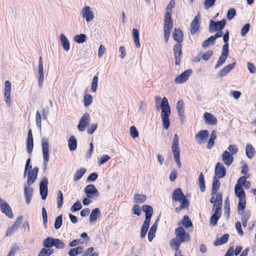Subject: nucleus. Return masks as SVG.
<instances>
[{
  "mask_svg": "<svg viewBox=\"0 0 256 256\" xmlns=\"http://www.w3.org/2000/svg\"><path fill=\"white\" fill-rule=\"evenodd\" d=\"M93 98L92 96L90 94H85L84 96V105L86 107H88L92 102Z\"/></svg>",
  "mask_w": 256,
  "mask_h": 256,
  "instance_id": "a19ab883",
  "label": "nucleus"
},
{
  "mask_svg": "<svg viewBox=\"0 0 256 256\" xmlns=\"http://www.w3.org/2000/svg\"><path fill=\"white\" fill-rule=\"evenodd\" d=\"M98 86V76H95L93 77L91 83V90L92 92H96Z\"/></svg>",
  "mask_w": 256,
  "mask_h": 256,
  "instance_id": "a18cd8bd",
  "label": "nucleus"
},
{
  "mask_svg": "<svg viewBox=\"0 0 256 256\" xmlns=\"http://www.w3.org/2000/svg\"><path fill=\"white\" fill-rule=\"evenodd\" d=\"M38 86L40 88H42L43 86V82L44 80V67H38Z\"/></svg>",
  "mask_w": 256,
  "mask_h": 256,
  "instance_id": "473e14b6",
  "label": "nucleus"
},
{
  "mask_svg": "<svg viewBox=\"0 0 256 256\" xmlns=\"http://www.w3.org/2000/svg\"><path fill=\"white\" fill-rule=\"evenodd\" d=\"M222 160L226 166H230L234 161L233 155L229 152L225 150L222 156Z\"/></svg>",
  "mask_w": 256,
  "mask_h": 256,
  "instance_id": "4be33fe9",
  "label": "nucleus"
},
{
  "mask_svg": "<svg viewBox=\"0 0 256 256\" xmlns=\"http://www.w3.org/2000/svg\"><path fill=\"white\" fill-rule=\"evenodd\" d=\"M250 28V24H246L241 29L240 34L243 36H245L249 32Z\"/></svg>",
  "mask_w": 256,
  "mask_h": 256,
  "instance_id": "338daca9",
  "label": "nucleus"
},
{
  "mask_svg": "<svg viewBox=\"0 0 256 256\" xmlns=\"http://www.w3.org/2000/svg\"><path fill=\"white\" fill-rule=\"evenodd\" d=\"M214 214L210 218V222L212 225H215L217 224L218 220L221 215V210L216 208H212Z\"/></svg>",
  "mask_w": 256,
  "mask_h": 256,
  "instance_id": "a878e982",
  "label": "nucleus"
},
{
  "mask_svg": "<svg viewBox=\"0 0 256 256\" xmlns=\"http://www.w3.org/2000/svg\"><path fill=\"white\" fill-rule=\"evenodd\" d=\"M246 198H239V202L238 204V212L240 214H241L240 212H242L246 208Z\"/></svg>",
  "mask_w": 256,
  "mask_h": 256,
  "instance_id": "09e8293b",
  "label": "nucleus"
},
{
  "mask_svg": "<svg viewBox=\"0 0 256 256\" xmlns=\"http://www.w3.org/2000/svg\"><path fill=\"white\" fill-rule=\"evenodd\" d=\"M216 0H204V6L206 10L209 9L216 2Z\"/></svg>",
  "mask_w": 256,
  "mask_h": 256,
  "instance_id": "e2e57ef3",
  "label": "nucleus"
},
{
  "mask_svg": "<svg viewBox=\"0 0 256 256\" xmlns=\"http://www.w3.org/2000/svg\"><path fill=\"white\" fill-rule=\"evenodd\" d=\"M84 250L83 247L79 246L75 248H71L68 252L70 256H76L82 252Z\"/></svg>",
  "mask_w": 256,
  "mask_h": 256,
  "instance_id": "c9c22d12",
  "label": "nucleus"
},
{
  "mask_svg": "<svg viewBox=\"0 0 256 256\" xmlns=\"http://www.w3.org/2000/svg\"><path fill=\"white\" fill-rule=\"evenodd\" d=\"M208 131L207 130H201L195 136L196 142L199 144H202L206 142L208 136Z\"/></svg>",
  "mask_w": 256,
  "mask_h": 256,
  "instance_id": "ddd939ff",
  "label": "nucleus"
},
{
  "mask_svg": "<svg viewBox=\"0 0 256 256\" xmlns=\"http://www.w3.org/2000/svg\"><path fill=\"white\" fill-rule=\"evenodd\" d=\"M161 100V98L157 96L156 98V104L157 110H159L160 107L162 110L161 112V118L162 122V125L164 128L167 130L170 126V121L168 117L170 114L171 110L168 104V100L166 98L164 97L160 102V106L158 104Z\"/></svg>",
  "mask_w": 256,
  "mask_h": 256,
  "instance_id": "f257e3e1",
  "label": "nucleus"
},
{
  "mask_svg": "<svg viewBox=\"0 0 256 256\" xmlns=\"http://www.w3.org/2000/svg\"><path fill=\"white\" fill-rule=\"evenodd\" d=\"M80 14L86 23L92 22L94 18V10L88 6H84L81 8Z\"/></svg>",
  "mask_w": 256,
  "mask_h": 256,
  "instance_id": "39448f33",
  "label": "nucleus"
},
{
  "mask_svg": "<svg viewBox=\"0 0 256 256\" xmlns=\"http://www.w3.org/2000/svg\"><path fill=\"white\" fill-rule=\"evenodd\" d=\"M182 224L186 228H188L190 226H192V222L190 220L189 218L187 216H184L182 219Z\"/></svg>",
  "mask_w": 256,
  "mask_h": 256,
  "instance_id": "4d7b16f0",
  "label": "nucleus"
},
{
  "mask_svg": "<svg viewBox=\"0 0 256 256\" xmlns=\"http://www.w3.org/2000/svg\"><path fill=\"white\" fill-rule=\"evenodd\" d=\"M147 106V104L144 101H141L140 102L138 111L142 114H144V112L146 110V108Z\"/></svg>",
  "mask_w": 256,
  "mask_h": 256,
  "instance_id": "052dcab7",
  "label": "nucleus"
},
{
  "mask_svg": "<svg viewBox=\"0 0 256 256\" xmlns=\"http://www.w3.org/2000/svg\"><path fill=\"white\" fill-rule=\"evenodd\" d=\"M12 85L9 80L4 82V100L8 107L10 106L12 104L11 94Z\"/></svg>",
  "mask_w": 256,
  "mask_h": 256,
  "instance_id": "6e6552de",
  "label": "nucleus"
},
{
  "mask_svg": "<svg viewBox=\"0 0 256 256\" xmlns=\"http://www.w3.org/2000/svg\"><path fill=\"white\" fill-rule=\"evenodd\" d=\"M192 70L188 69L184 71L174 79V82L176 84H181L186 82L190 76L192 74Z\"/></svg>",
  "mask_w": 256,
  "mask_h": 256,
  "instance_id": "4468645a",
  "label": "nucleus"
},
{
  "mask_svg": "<svg viewBox=\"0 0 256 256\" xmlns=\"http://www.w3.org/2000/svg\"><path fill=\"white\" fill-rule=\"evenodd\" d=\"M84 191L86 196L89 198L94 199L99 196V192L93 184L88 185Z\"/></svg>",
  "mask_w": 256,
  "mask_h": 256,
  "instance_id": "9d476101",
  "label": "nucleus"
},
{
  "mask_svg": "<svg viewBox=\"0 0 256 256\" xmlns=\"http://www.w3.org/2000/svg\"><path fill=\"white\" fill-rule=\"evenodd\" d=\"M226 174V170L224 164L221 162H218L215 166L214 177L222 178Z\"/></svg>",
  "mask_w": 256,
  "mask_h": 256,
  "instance_id": "f3484780",
  "label": "nucleus"
},
{
  "mask_svg": "<svg viewBox=\"0 0 256 256\" xmlns=\"http://www.w3.org/2000/svg\"><path fill=\"white\" fill-rule=\"evenodd\" d=\"M234 192L238 198H246L245 192L242 186H235Z\"/></svg>",
  "mask_w": 256,
  "mask_h": 256,
  "instance_id": "f704fd0d",
  "label": "nucleus"
},
{
  "mask_svg": "<svg viewBox=\"0 0 256 256\" xmlns=\"http://www.w3.org/2000/svg\"><path fill=\"white\" fill-rule=\"evenodd\" d=\"M22 218L20 217L18 218L16 221L14 222V224L6 232V236H8L13 234L18 228L19 226Z\"/></svg>",
  "mask_w": 256,
  "mask_h": 256,
  "instance_id": "cd10ccee",
  "label": "nucleus"
},
{
  "mask_svg": "<svg viewBox=\"0 0 256 256\" xmlns=\"http://www.w3.org/2000/svg\"><path fill=\"white\" fill-rule=\"evenodd\" d=\"M100 214V210L98 208L92 210L90 216V220L91 222H95L97 220L98 216Z\"/></svg>",
  "mask_w": 256,
  "mask_h": 256,
  "instance_id": "72a5a7b5",
  "label": "nucleus"
},
{
  "mask_svg": "<svg viewBox=\"0 0 256 256\" xmlns=\"http://www.w3.org/2000/svg\"><path fill=\"white\" fill-rule=\"evenodd\" d=\"M156 231V229L154 228H150L148 232V239L150 242H151L155 236V233Z\"/></svg>",
  "mask_w": 256,
  "mask_h": 256,
  "instance_id": "69168bd1",
  "label": "nucleus"
},
{
  "mask_svg": "<svg viewBox=\"0 0 256 256\" xmlns=\"http://www.w3.org/2000/svg\"><path fill=\"white\" fill-rule=\"evenodd\" d=\"M86 172L85 168H80L74 174V180L76 182L79 180Z\"/></svg>",
  "mask_w": 256,
  "mask_h": 256,
  "instance_id": "58836bf2",
  "label": "nucleus"
},
{
  "mask_svg": "<svg viewBox=\"0 0 256 256\" xmlns=\"http://www.w3.org/2000/svg\"><path fill=\"white\" fill-rule=\"evenodd\" d=\"M130 135L133 138L138 136V132L134 126H130Z\"/></svg>",
  "mask_w": 256,
  "mask_h": 256,
  "instance_id": "6e6d98bb",
  "label": "nucleus"
},
{
  "mask_svg": "<svg viewBox=\"0 0 256 256\" xmlns=\"http://www.w3.org/2000/svg\"><path fill=\"white\" fill-rule=\"evenodd\" d=\"M53 253L54 250L52 248H42L38 256H50Z\"/></svg>",
  "mask_w": 256,
  "mask_h": 256,
  "instance_id": "37998d69",
  "label": "nucleus"
},
{
  "mask_svg": "<svg viewBox=\"0 0 256 256\" xmlns=\"http://www.w3.org/2000/svg\"><path fill=\"white\" fill-rule=\"evenodd\" d=\"M68 146L70 151H74L77 148V140L74 136H71L68 140Z\"/></svg>",
  "mask_w": 256,
  "mask_h": 256,
  "instance_id": "7c9ffc66",
  "label": "nucleus"
},
{
  "mask_svg": "<svg viewBox=\"0 0 256 256\" xmlns=\"http://www.w3.org/2000/svg\"><path fill=\"white\" fill-rule=\"evenodd\" d=\"M42 148L43 156V170L44 172L46 170L48 163L50 160L49 144L48 138H44L42 140Z\"/></svg>",
  "mask_w": 256,
  "mask_h": 256,
  "instance_id": "20e7f679",
  "label": "nucleus"
},
{
  "mask_svg": "<svg viewBox=\"0 0 256 256\" xmlns=\"http://www.w3.org/2000/svg\"><path fill=\"white\" fill-rule=\"evenodd\" d=\"M236 64V62H234L230 64L227 65L226 66L223 68L220 72H219V76L220 77H223L226 76L232 69L234 68V66Z\"/></svg>",
  "mask_w": 256,
  "mask_h": 256,
  "instance_id": "bb28decb",
  "label": "nucleus"
},
{
  "mask_svg": "<svg viewBox=\"0 0 256 256\" xmlns=\"http://www.w3.org/2000/svg\"><path fill=\"white\" fill-rule=\"evenodd\" d=\"M132 36H133L134 42L136 44V47L140 48V38H139V32L138 29H136V28L133 29Z\"/></svg>",
  "mask_w": 256,
  "mask_h": 256,
  "instance_id": "4c0bfd02",
  "label": "nucleus"
},
{
  "mask_svg": "<svg viewBox=\"0 0 256 256\" xmlns=\"http://www.w3.org/2000/svg\"><path fill=\"white\" fill-rule=\"evenodd\" d=\"M62 215H60L56 218L55 220V222H54L55 228L58 229L59 228H60V227L61 226L62 224Z\"/></svg>",
  "mask_w": 256,
  "mask_h": 256,
  "instance_id": "0e129e2a",
  "label": "nucleus"
},
{
  "mask_svg": "<svg viewBox=\"0 0 256 256\" xmlns=\"http://www.w3.org/2000/svg\"><path fill=\"white\" fill-rule=\"evenodd\" d=\"M182 44L177 43L174 46V52L175 58V64L178 65L180 62V56L182 55Z\"/></svg>",
  "mask_w": 256,
  "mask_h": 256,
  "instance_id": "aec40b11",
  "label": "nucleus"
},
{
  "mask_svg": "<svg viewBox=\"0 0 256 256\" xmlns=\"http://www.w3.org/2000/svg\"><path fill=\"white\" fill-rule=\"evenodd\" d=\"M54 238L51 237L48 238L44 240V246L48 248H51L54 246Z\"/></svg>",
  "mask_w": 256,
  "mask_h": 256,
  "instance_id": "de8ad7c7",
  "label": "nucleus"
},
{
  "mask_svg": "<svg viewBox=\"0 0 256 256\" xmlns=\"http://www.w3.org/2000/svg\"><path fill=\"white\" fill-rule=\"evenodd\" d=\"M246 153L247 157L252 159L256 153V151L251 144H248L246 148Z\"/></svg>",
  "mask_w": 256,
  "mask_h": 256,
  "instance_id": "c756f323",
  "label": "nucleus"
},
{
  "mask_svg": "<svg viewBox=\"0 0 256 256\" xmlns=\"http://www.w3.org/2000/svg\"><path fill=\"white\" fill-rule=\"evenodd\" d=\"M34 194V190L30 186V185L27 184L24 185V195L26 202L27 204H29L31 202Z\"/></svg>",
  "mask_w": 256,
  "mask_h": 256,
  "instance_id": "6ab92c4d",
  "label": "nucleus"
},
{
  "mask_svg": "<svg viewBox=\"0 0 256 256\" xmlns=\"http://www.w3.org/2000/svg\"><path fill=\"white\" fill-rule=\"evenodd\" d=\"M48 180L46 178H43L40 186V192L42 200H45L48 195Z\"/></svg>",
  "mask_w": 256,
  "mask_h": 256,
  "instance_id": "a211bd4d",
  "label": "nucleus"
},
{
  "mask_svg": "<svg viewBox=\"0 0 256 256\" xmlns=\"http://www.w3.org/2000/svg\"><path fill=\"white\" fill-rule=\"evenodd\" d=\"M204 118L205 122L210 126L216 125L218 122L217 119L214 116L210 113L206 112L204 114Z\"/></svg>",
  "mask_w": 256,
  "mask_h": 256,
  "instance_id": "412c9836",
  "label": "nucleus"
},
{
  "mask_svg": "<svg viewBox=\"0 0 256 256\" xmlns=\"http://www.w3.org/2000/svg\"><path fill=\"white\" fill-rule=\"evenodd\" d=\"M210 30L216 32L218 30H222L225 26L226 21L225 18H224L222 20L218 22L210 20Z\"/></svg>",
  "mask_w": 256,
  "mask_h": 256,
  "instance_id": "f8f14e48",
  "label": "nucleus"
},
{
  "mask_svg": "<svg viewBox=\"0 0 256 256\" xmlns=\"http://www.w3.org/2000/svg\"><path fill=\"white\" fill-rule=\"evenodd\" d=\"M198 18V14L192 20L190 24V34L192 35L194 34L198 31L200 28V22Z\"/></svg>",
  "mask_w": 256,
  "mask_h": 256,
  "instance_id": "393cba45",
  "label": "nucleus"
},
{
  "mask_svg": "<svg viewBox=\"0 0 256 256\" xmlns=\"http://www.w3.org/2000/svg\"><path fill=\"white\" fill-rule=\"evenodd\" d=\"M38 172V167H34L32 169L28 170V180L26 184L28 185H31L36 179Z\"/></svg>",
  "mask_w": 256,
  "mask_h": 256,
  "instance_id": "2eb2a0df",
  "label": "nucleus"
},
{
  "mask_svg": "<svg viewBox=\"0 0 256 256\" xmlns=\"http://www.w3.org/2000/svg\"><path fill=\"white\" fill-rule=\"evenodd\" d=\"M146 197L144 194H136L134 196V201L136 203H142L146 200Z\"/></svg>",
  "mask_w": 256,
  "mask_h": 256,
  "instance_id": "3c124183",
  "label": "nucleus"
},
{
  "mask_svg": "<svg viewBox=\"0 0 256 256\" xmlns=\"http://www.w3.org/2000/svg\"><path fill=\"white\" fill-rule=\"evenodd\" d=\"M34 147V140L32 134V131L30 129L28 130V138L26 140V150L27 152L30 154L32 152Z\"/></svg>",
  "mask_w": 256,
  "mask_h": 256,
  "instance_id": "5701e85b",
  "label": "nucleus"
},
{
  "mask_svg": "<svg viewBox=\"0 0 256 256\" xmlns=\"http://www.w3.org/2000/svg\"><path fill=\"white\" fill-rule=\"evenodd\" d=\"M142 210L145 212V220L140 228V236L142 238L146 237L150 226L151 217L153 214V208L148 205L142 206Z\"/></svg>",
  "mask_w": 256,
  "mask_h": 256,
  "instance_id": "f03ea898",
  "label": "nucleus"
},
{
  "mask_svg": "<svg viewBox=\"0 0 256 256\" xmlns=\"http://www.w3.org/2000/svg\"><path fill=\"white\" fill-rule=\"evenodd\" d=\"M176 109L180 116H184V102L182 100H180L177 102Z\"/></svg>",
  "mask_w": 256,
  "mask_h": 256,
  "instance_id": "8fccbe9b",
  "label": "nucleus"
},
{
  "mask_svg": "<svg viewBox=\"0 0 256 256\" xmlns=\"http://www.w3.org/2000/svg\"><path fill=\"white\" fill-rule=\"evenodd\" d=\"M82 208V205L80 201H77L75 202L70 208L72 212H74L77 210H80Z\"/></svg>",
  "mask_w": 256,
  "mask_h": 256,
  "instance_id": "13d9d810",
  "label": "nucleus"
},
{
  "mask_svg": "<svg viewBox=\"0 0 256 256\" xmlns=\"http://www.w3.org/2000/svg\"><path fill=\"white\" fill-rule=\"evenodd\" d=\"M218 178L217 177L214 176V178L212 186V192L213 194H216L220 186V184Z\"/></svg>",
  "mask_w": 256,
  "mask_h": 256,
  "instance_id": "79ce46f5",
  "label": "nucleus"
},
{
  "mask_svg": "<svg viewBox=\"0 0 256 256\" xmlns=\"http://www.w3.org/2000/svg\"><path fill=\"white\" fill-rule=\"evenodd\" d=\"M90 114L88 113H85L82 116L78 124V129L80 132H84L86 127H87L90 122Z\"/></svg>",
  "mask_w": 256,
  "mask_h": 256,
  "instance_id": "1a4fd4ad",
  "label": "nucleus"
},
{
  "mask_svg": "<svg viewBox=\"0 0 256 256\" xmlns=\"http://www.w3.org/2000/svg\"><path fill=\"white\" fill-rule=\"evenodd\" d=\"M74 40L78 44L83 43L86 40V36L83 34H78L74 36Z\"/></svg>",
  "mask_w": 256,
  "mask_h": 256,
  "instance_id": "c03bdc74",
  "label": "nucleus"
},
{
  "mask_svg": "<svg viewBox=\"0 0 256 256\" xmlns=\"http://www.w3.org/2000/svg\"><path fill=\"white\" fill-rule=\"evenodd\" d=\"M60 40L64 50L68 52L70 49V42L64 34H61L60 36Z\"/></svg>",
  "mask_w": 256,
  "mask_h": 256,
  "instance_id": "b1692460",
  "label": "nucleus"
},
{
  "mask_svg": "<svg viewBox=\"0 0 256 256\" xmlns=\"http://www.w3.org/2000/svg\"><path fill=\"white\" fill-rule=\"evenodd\" d=\"M175 6V2L174 0H171L166 8V13L164 18L171 17V14L172 13V9L174 8Z\"/></svg>",
  "mask_w": 256,
  "mask_h": 256,
  "instance_id": "e433bc0d",
  "label": "nucleus"
},
{
  "mask_svg": "<svg viewBox=\"0 0 256 256\" xmlns=\"http://www.w3.org/2000/svg\"><path fill=\"white\" fill-rule=\"evenodd\" d=\"M210 202L214 203L212 208H216L221 210V206L222 204V194L220 192H216L213 194L212 192V196L210 198Z\"/></svg>",
  "mask_w": 256,
  "mask_h": 256,
  "instance_id": "9b49d317",
  "label": "nucleus"
},
{
  "mask_svg": "<svg viewBox=\"0 0 256 256\" xmlns=\"http://www.w3.org/2000/svg\"><path fill=\"white\" fill-rule=\"evenodd\" d=\"M215 40L213 36H210L207 40L204 41L202 43V46L204 48L208 47L210 44H213Z\"/></svg>",
  "mask_w": 256,
  "mask_h": 256,
  "instance_id": "680f3d73",
  "label": "nucleus"
},
{
  "mask_svg": "<svg viewBox=\"0 0 256 256\" xmlns=\"http://www.w3.org/2000/svg\"><path fill=\"white\" fill-rule=\"evenodd\" d=\"M172 150L173 152H180L178 137L177 134H175L172 140Z\"/></svg>",
  "mask_w": 256,
  "mask_h": 256,
  "instance_id": "2f4dec72",
  "label": "nucleus"
},
{
  "mask_svg": "<svg viewBox=\"0 0 256 256\" xmlns=\"http://www.w3.org/2000/svg\"><path fill=\"white\" fill-rule=\"evenodd\" d=\"M1 211L9 218H13L14 215L10 206L5 201L1 200Z\"/></svg>",
  "mask_w": 256,
  "mask_h": 256,
  "instance_id": "dca6fc26",
  "label": "nucleus"
},
{
  "mask_svg": "<svg viewBox=\"0 0 256 256\" xmlns=\"http://www.w3.org/2000/svg\"><path fill=\"white\" fill-rule=\"evenodd\" d=\"M54 246L57 248L62 249L65 246V244L60 240L54 238Z\"/></svg>",
  "mask_w": 256,
  "mask_h": 256,
  "instance_id": "5fc2aeb1",
  "label": "nucleus"
},
{
  "mask_svg": "<svg viewBox=\"0 0 256 256\" xmlns=\"http://www.w3.org/2000/svg\"><path fill=\"white\" fill-rule=\"evenodd\" d=\"M236 16V10L233 8H230L227 13V18L228 20H232L234 16Z\"/></svg>",
  "mask_w": 256,
  "mask_h": 256,
  "instance_id": "774afa93",
  "label": "nucleus"
},
{
  "mask_svg": "<svg viewBox=\"0 0 256 256\" xmlns=\"http://www.w3.org/2000/svg\"><path fill=\"white\" fill-rule=\"evenodd\" d=\"M173 26V22L171 17L164 18V39L166 42H167L170 37V32Z\"/></svg>",
  "mask_w": 256,
  "mask_h": 256,
  "instance_id": "0eeeda50",
  "label": "nucleus"
},
{
  "mask_svg": "<svg viewBox=\"0 0 256 256\" xmlns=\"http://www.w3.org/2000/svg\"><path fill=\"white\" fill-rule=\"evenodd\" d=\"M172 154L174 155V158L175 160V162L176 163L178 167L180 168L182 166V164H181V162H180V152H173Z\"/></svg>",
  "mask_w": 256,
  "mask_h": 256,
  "instance_id": "bf43d9fd",
  "label": "nucleus"
},
{
  "mask_svg": "<svg viewBox=\"0 0 256 256\" xmlns=\"http://www.w3.org/2000/svg\"><path fill=\"white\" fill-rule=\"evenodd\" d=\"M198 184L200 188V190L202 192H204L205 190V184L204 176L202 172L200 173L198 177Z\"/></svg>",
  "mask_w": 256,
  "mask_h": 256,
  "instance_id": "49530a36",
  "label": "nucleus"
},
{
  "mask_svg": "<svg viewBox=\"0 0 256 256\" xmlns=\"http://www.w3.org/2000/svg\"><path fill=\"white\" fill-rule=\"evenodd\" d=\"M228 238L229 236L228 234H224L220 238L216 240L214 242V244L215 246H220L226 243L228 241Z\"/></svg>",
  "mask_w": 256,
  "mask_h": 256,
  "instance_id": "ea45409f",
  "label": "nucleus"
},
{
  "mask_svg": "<svg viewBox=\"0 0 256 256\" xmlns=\"http://www.w3.org/2000/svg\"><path fill=\"white\" fill-rule=\"evenodd\" d=\"M228 56L222 54L220 56L216 65L215 66V68H218L222 66L224 63L226 62V59L227 58Z\"/></svg>",
  "mask_w": 256,
  "mask_h": 256,
  "instance_id": "603ef678",
  "label": "nucleus"
},
{
  "mask_svg": "<svg viewBox=\"0 0 256 256\" xmlns=\"http://www.w3.org/2000/svg\"><path fill=\"white\" fill-rule=\"evenodd\" d=\"M173 201L178 202L182 204V208H187L188 206V201L186 198L180 188H176L173 192L172 195Z\"/></svg>",
  "mask_w": 256,
  "mask_h": 256,
  "instance_id": "423d86ee",
  "label": "nucleus"
},
{
  "mask_svg": "<svg viewBox=\"0 0 256 256\" xmlns=\"http://www.w3.org/2000/svg\"><path fill=\"white\" fill-rule=\"evenodd\" d=\"M172 38L177 42V43L181 44L183 40V34L182 30L175 28L172 34Z\"/></svg>",
  "mask_w": 256,
  "mask_h": 256,
  "instance_id": "c85d7f7f",
  "label": "nucleus"
},
{
  "mask_svg": "<svg viewBox=\"0 0 256 256\" xmlns=\"http://www.w3.org/2000/svg\"><path fill=\"white\" fill-rule=\"evenodd\" d=\"M176 238L171 240L170 245L172 248H179L180 244L189 240L188 234L186 233L184 230L178 227L175 230Z\"/></svg>",
  "mask_w": 256,
  "mask_h": 256,
  "instance_id": "7ed1b4c3",
  "label": "nucleus"
},
{
  "mask_svg": "<svg viewBox=\"0 0 256 256\" xmlns=\"http://www.w3.org/2000/svg\"><path fill=\"white\" fill-rule=\"evenodd\" d=\"M36 122L37 127L40 130L42 128V116L38 110L36 112Z\"/></svg>",
  "mask_w": 256,
  "mask_h": 256,
  "instance_id": "864d4df0",
  "label": "nucleus"
}]
</instances>
